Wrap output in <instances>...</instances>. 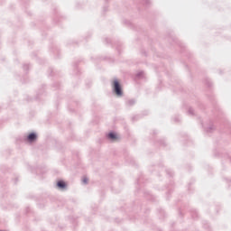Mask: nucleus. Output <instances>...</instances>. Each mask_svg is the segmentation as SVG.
Wrapping results in <instances>:
<instances>
[{"mask_svg": "<svg viewBox=\"0 0 231 231\" xmlns=\"http://www.w3.org/2000/svg\"><path fill=\"white\" fill-rule=\"evenodd\" d=\"M113 88H114L116 95H117V97H122V95H123L122 85H120V81L118 79H114Z\"/></svg>", "mask_w": 231, "mask_h": 231, "instance_id": "nucleus-1", "label": "nucleus"}, {"mask_svg": "<svg viewBox=\"0 0 231 231\" xmlns=\"http://www.w3.org/2000/svg\"><path fill=\"white\" fill-rule=\"evenodd\" d=\"M37 138H39V134L36 132H31L27 134L25 140L28 143H33L37 142Z\"/></svg>", "mask_w": 231, "mask_h": 231, "instance_id": "nucleus-2", "label": "nucleus"}, {"mask_svg": "<svg viewBox=\"0 0 231 231\" xmlns=\"http://www.w3.org/2000/svg\"><path fill=\"white\" fill-rule=\"evenodd\" d=\"M56 187L59 190H66L68 189V182L63 180H59L56 181Z\"/></svg>", "mask_w": 231, "mask_h": 231, "instance_id": "nucleus-3", "label": "nucleus"}, {"mask_svg": "<svg viewBox=\"0 0 231 231\" xmlns=\"http://www.w3.org/2000/svg\"><path fill=\"white\" fill-rule=\"evenodd\" d=\"M106 136L110 142H118V140H120V134H118L116 132H110Z\"/></svg>", "mask_w": 231, "mask_h": 231, "instance_id": "nucleus-4", "label": "nucleus"}, {"mask_svg": "<svg viewBox=\"0 0 231 231\" xmlns=\"http://www.w3.org/2000/svg\"><path fill=\"white\" fill-rule=\"evenodd\" d=\"M88 181H89L88 178L85 177L82 179V183H84L85 185L88 183Z\"/></svg>", "mask_w": 231, "mask_h": 231, "instance_id": "nucleus-5", "label": "nucleus"}]
</instances>
